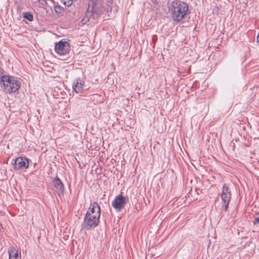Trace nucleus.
<instances>
[{
    "label": "nucleus",
    "instance_id": "nucleus-1",
    "mask_svg": "<svg viewBox=\"0 0 259 259\" xmlns=\"http://www.w3.org/2000/svg\"><path fill=\"white\" fill-rule=\"evenodd\" d=\"M169 10L172 18L176 21H180L186 15L188 11V6L186 3L182 1H175L171 3Z\"/></svg>",
    "mask_w": 259,
    "mask_h": 259
},
{
    "label": "nucleus",
    "instance_id": "nucleus-2",
    "mask_svg": "<svg viewBox=\"0 0 259 259\" xmlns=\"http://www.w3.org/2000/svg\"><path fill=\"white\" fill-rule=\"evenodd\" d=\"M1 83L4 91L7 93H15L18 91L21 87V82L17 78L3 75L1 77Z\"/></svg>",
    "mask_w": 259,
    "mask_h": 259
},
{
    "label": "nucleus",
    "instance_id": "nucleus-3",
    "mask_svg": "<svg viewBox=\"0 0 259 259\" xmlns=\"http://www.w3.org/2000/svg\"><path fill=\"white\" fill-rule=\"evenodd\" d=\"M103 13V8L102 5L101 0H94L89 1L88 9L85 13L82 21L86 23L89 20V17H92L93 19H96Z\"/></svg>",
    "mask_w": 259,
    "mask_h": 259
},
{
    "label": "nucleus",
    "instance_id": "nucleus-4",
    "mask_svg": "<svg viewBox=\"0 0 259 259\" xmlns=\"http://www.w3.org/2000/svg\"><path fill=\"white\" fill-rule=\"evenodd\" d=\"M100 216L90 215L89 213H86L84 219L83 226L87 230L96 227L99 222Z\"/></svg>",
    "mask_w": 259,
    "mask_h": 259
},
{
    "label": "nucleus",
    "instance_id": "nucleus-5",
    "mask_svg": "<svg viewBox=\"0 0 259 259\" xmlns=\"http://www.w3.org/2000/svg\"><path fill=\"white\" fill-rule=\"evenodd\" d=\"M231 195L232 194L229 186L227 184H224L221 193V198L223 201V205L225 211H227L228 210V205L231 198Z\"/></svg>",
    "mask_w": 259,
    "mask_h": 259
},
{
    "label": "nucleus",
    "instance_id": "nucleus-6",
    "mask_svg": "<svg viewBox=\"0 0 259 259\" xmlns=\"http://www.w3.org/2000/svg\"><path fill=\"white\" fill-rule=\"evenodd\" d=\"M55 51L56 53L60 55L67 54L70 51L69 44L67 41L60 40L55 44Z\"/></svg>",
    "mask_w": 259,
    "mask_h": 259
},
{
    "label": "nucleus",
    "instance_id": "nucleus-7",
    "mask_svg": "<svg viewBox=\"0 0 259 259\" xmlns=\"http://www.w3.org/2000/svg\"><path fill=\"white\" fill-rule=\"evenodd\" d=\"M127 201V198L124 197L122 194H119L116 196L115 199L112 202V206L117 211H120L124 207Z\"/></svg>",
    "mask_w": 259,
    "mask_h": 259
},
{
    "label": "nucleus",
    "instance_id": "nucleus-8",
    "mask_svg": "<svg viewBox=\"0 0 259 259\" xmlns=\"http://www.w3.org/2000/svg\"><path fill=\"white\" fill-rule=\"evenodd\" d=\"M28 166V161L27 159L23 157H18L14 163L15 169L27 168Z\"/></svg>",
    "mask_w": 259,
    "mask_h": 259
},
{
    "label": "nucleus",
    "instance_id": "nucleus-9",
    "mask_svg": "<svg viewBox=\"0 0 259 259\" xmlns=\"http://www.w3.org/2000/svg\"><path fill=\"white\" fill-rule=\"evenodd\" d=\"M87 213H89L90 215H92L100 216L101 208L100 205L97 202L91 203Z\"/></svg>",
    "mask_w": 259,
    "mask_h": 259
},
{
    "label": "nucleus",
    "instance_id": "nucleus-10",
    "mask_svg": "<svg viewBox=\"0 0 259 259\" xmlns=\"http://www.w3.org/2000/svg\"><path fill=\"white\" fill-rule=\"evenodd\" d=\"M83 85L84 81L80 79H77L72 85V88L76 93H79L83 91Z\"/></svg>",
    "mask_w": 259,
    "mask_h": 259
},
{
    "label": "nucleus",
    "instance_id": "nucleus-11",
    "mask_svg": "<svg viewBox=\"0 0 259 259\" xmlns=\"http://www.w3.org/2000/svg\"><path fill=\"white\" fill-rule=\"evenodd\" d=\"M8 253L9 255V259H21V253H18V251L13 247H10L8 249Z\"/></svg>",
    "mask_w": 259,
    "mask_h": 259
},
{
    "label": "nucleus",
    "instance_id": "nucleus-12",
    "mask_svg": "<svg viewBox=\"0 0 259 259\" xmlns=\"http://www.w3.org/2000/svg\"><path fill=\"white\" fill-rule=\"evenodd\" d=\"M53 184L54 187L56 188L57 191H59L60 192H63L64 191V186L62 182L59 179V178H55L53 180Z\"/></svg>",
    "mask_w": 259,
    "mask_h": 259
},
{
    "label": "nucleus",
    "instance_id": "nucleus-13",
    "mask_svg": "<svg viewBox=\"0 0 259 259\" xmlns=\"http://www.w3.org/2000/svg\"><path fill=\"white\" fill-rule=\"evenodd\" d=\"M112 1H108L105 4V6L103 7V12L106 11L107 14H108L109 12H111L112 11Z\"/></svg>",
    "mask_w": 259,
    "mask_h": 259
},
{
    "label": "nucleus",
    "instance_id": "nucleus-14",
    "mask_svg": "<svg viewBox=\"0 0 259 259\" xmlns=\"http://www.w3.org/2000/svg\"><path fill=\"white\" fill-rule=\"evenodd\" d=\"M22 15L23 18L27 19L29 21H32L33 19V15L30 12H24Z\"/></svg>",
    "mask_w": 259,
    "mask_h": 259
},
{
    "label": "nucleus",
    "instance_id": "nucleus-15",
    "mask_svg": "<svg viewBox=\"0 0 259 259\" xmlns=\"http://www.w3.org/2000/svg\"><path fill=\"white\" fill-rule=\"evenodd\" d=\"M54 10L56 12V13L58 14H61L63 12V9L59 6H56L54 7Z\"/></svg>",
    "mask_w": 259,
    "mask_h": 259
},
{
    "label": "nucleus",
    "instance_id": "nucleus-16",
    "mask_svg": "<svg viewBox=\"0 0 259 259\" xmlns=\"http://www.w3.org/2000/svg\"><path fill=\"white\" fill-rule=\"evenodd\" d=\"M61 1L63 4L67 7L70 6L73 3L72 0H61Z\"/></svg>",
    "mask_w": 259,
    "mask_h": 259
},
{
    "label": "nucleus",
    "instance_id": "nucleus-17",
    "mask_svg": "<svg viewBox=\"0 0 259 259\" xmlns=\"http://www.w3.org/2000/svg\"><path fill=\"white\" fill-rule=\"evenodd\" d=\"M253 223L254 225L259 224V214L257 216L255 217Z\"/></svg>",
    "mask_w": 259,
    "mask_h": 259
},
{
    "label": "nucleus",
    "instance_id": "nucleus-18",
    "mask_svg": "<svg viewBox=\"0 0 259 259\" xmlns=\"http://www.w3.org/2000/svg\"><path fill=\"white\" fill-rule=\"evenodd\" d=\"M256 39H257L256 41L259 44V33L257 35Z\"/></svg>",
    "mask_w": 259,
    "mask_h": 259
},
{
    "label": "nucleus",
    "instance_id": "nucleus-19",
    "mask_svg": "<svg viewBox=\"0 0 259 259\" xmlns=\"http://www.w3.org/2000/svg\"><path fill=\"white\" fill-rule=\"evenodd\" d=\"M2 229V225L1 224H0V230Z\"/></svg>",
    "mask_w": 259,
    "mask_h": 259
}]
</instances>
